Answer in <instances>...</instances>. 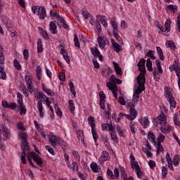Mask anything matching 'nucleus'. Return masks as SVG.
<instances>
[{
  "mask_svg": "<svg viewBox=\"0 0 180 180\" xmlns=\"http://www.w3.org/2000/svg\"><path fill=\"white\" fill-rule=\"evenodd\" d=\"M46 106L49 108L52 115L53 117H54V109H53V107H51L50 105L51 104V102H50V100H49V97H46V99L45 101Z\"/></svg>",
  "mask_w": 180,
  "mask_h": 180,
  "instance_id": "c03bdc74",
  "label": "nucleus"
},
{
  "mask_svg": "<svg viewBox=\"0 0 180 180\" xmlns=\"http://www.w3.org/2000/svg\"><path fill=\"white\" fill-rule=\"evenodd\" d=\"M49 26V30L52 33V34H57V26L56 25V22H51Z\"/></svg>",
  "mask_w": 180,
  "mask_h": 180,
  "instance_id": "b1692460",
  "label": "nucleus"
},
{
  "mask_svg": "<svg viewBox=\"0 0 180 180\" xmlns=\"http://www.w3.org/2000/svg\"><path fill=\"white\" fill-rule=\"evenodd\" d=\"M25 81H26V84H27V88L29 89V91L30 92V94L33 93V86H32L33 82L30 79V76L26 75Z\"/></svg>",
  "mask_w": 180,
  "mask_h": 180,
  "instance_id": "4468645a",
  "label": "nucleus"
},
{
  "mask_svg": "<svg viewBox=\"0 0 180 180\" xmlns=\"http://www.w3.org/2000/svg\"><path fill=\"white\" fill-rule=\"evenodd\" d=\"M107 87L110 91H112V95L115 98V99H117V94L116 93V91H117V87H115V85L112 86L110 85V82H107Z\"/></svg>",
  "mask_w": 180,
  "mask_h": 180,
  "instance_id": "f3484780",
  "label": "nucleus"
},
{
  "mask_svg": "<svg viewBox=\"0 0 180 180\" xmlns=\"http://www.w3.org/2000/svg\"><path fill=\"white\" fill-rule=\"evenodd\" d=\"M110 85H111V86H114L115 88H117V86H116V84H122V80H120L118 78H116V76H115L114 75H112L110 77Z\"/></svg>",
  "mask_w": 180,
  "mask_h": 180,
  "instance_id": "f8f14e48",
  "label": "nucleus"
},
{
  "mask_svg": "<svg viewBox=\"0 0 180 180\" xmlns=\"http://www.w3.org/2000/svg\"><path fill=\"white\" fill-rule=\"evenodd\" d=\"M165 97L169 103L171 108H176V101H175V98H174V96H172V93H171V91L167 90L166 91Z\"/></svg>",
  "mask_w": 180,
  "mask_h": 180,
  "instance_id": "20e7f679",
  "label": "nucleus"
},
{
  "mask_svg": "<svg viewBox=\"0 0 180 180\" xmlns=\"http://www.w3.org/2000/svg\"><path fill=\"white\" fill-rule=\"evenodd\" d=\"M112 72L113 71L110 69V68H108V70L104 69L101 71L102 75H103L105 77H109V75H110V74H112Z\"/></svg>",
  "mask_w": 180,
  "mask_h": 180,
  "instance_id": "c9c22d12",
  "label": "nucleus"
},
{
  "mask_svg": "<svg viewBox=\"0 0 180 180\" xmlns=\"http://www.w3.org/2000/svg\"><path fill=\"white\" fill-rule=\"evenodd\" d=\"M54 109L56 115L59 116V117H61V116H63V112H61V110L60 109L58 105L54 104Z\"/></svg>",
  "mask_w": 180,
  "mask_h": 180,
  "instance_id": "37998d69",
  "label": "nucleus"
},
{
  "mask_svg": "<svg viewBox=\"0 0 180 180\" xmlns=\"http://www.w3.org/2000/svg\"><path fill=\"white\" fill-rule=\"evenodd\" d=\"M90 50L91 51V54H93L94 57H98V56L101 54V52H99V50H98V45H96L94 49L91 48Z\"/></svg>",
  "mask_w": 180,
  "mask_h": 180,
  "instance_id": "c756f323",
  "label": "nucleus"
},
{
  "mask_svg": "<svg viewBox=\"0 0 180 180\" xmlns=\"http://www.w3.org/2000/svg\"><path fill=\"white\" fill-rule=\"evenodd\" d=\"M121 176L123 180H134L133 176H129V179L127 178V173H126V169L123 167H120Z\"/></svg>",
  "mask_w": 180,
  "mask_h": 180,
  "instance_id": "ddd939ff",
  "label": "nucleus"
},
{
  "mask_svg": "<svg viewBox=\"0 0 180 180\" xmlns=\"http://www.w3.org/2000/svg\"><path fill=\"white\" fill-rule=\"evenodd\" d=\"M155 146H156L157 154H160V153H162V151H164V147H162L161 143L158 142Z\"/></svg>",
  "mask_w": 180,
  "mask_h": 180,
  "instance_id": "8fccbe9b",
  "label": "nucleus"
},
{
  "mask_svg": "<svg viewBox=\"0 0 180 180\" xmlns=\"http://www.w3.org/2000/svg\"><path fill=\"white\" fill-rule=\"evenodd\" d=\"M165 32H171V20L167 19L165 23Z\"/></svg>",
  "mask_w": 180,
  "mask_h": 180,
  "instance_id": "72a5a7b5",
  "label": "nucleus"
},
{
  "mask_svg": "<svg viewBox=\"0 0 180 180\" xmlns=\"http://www.w3.org/2000/svg\"><path fill=\"white\" fill-rule=\"evenodd\" d=\"M37 108L39 112V116L41 117H44V113L43 112V104H41V101L37 102Z\"/></svg>",
  "mask_w": 180,
  "mask_h": 180,
  "instance_id": "a878e982",
  "label": "nucleus"
},
{
  "mask_svg": "<svg viewBox=\"0 0 180 180\" xmlns=\"http://www.w3.org/2000/svg\"><path fill=\"white\" fill-rule=\"evenodd\" d=\"M98 42L100 49H102V50L105 49L106 44H109V41L104 37H98Z\"/></svg>",
  "mask_w": 180,
  "mask_h": 180,
  "instance_id": "1a4fd4ad",
  "label": "nucleus"
},
{
  "mask_svg": "<svg viewBox=\"0 0 180 180\" xmlns=\"http://www.w3.org/2000/svg\"><path fill=\"white\" fill-rule=\"evenodd\" d=\"M36 74L38 81L41 79V67L37 66L36 69Z\"/></svg>",
  "mask_w": 180,
  "mask_h": 180,
  "instance_id": "de8ad7c7",
  "label": "nucleus"
},
{
  "mask_svg": "<svg viewBox=\"0 0 180 180\" xmlns=\"http://www.w3.org/2000/svg\"><path fill=\"white\" fill-rule=\"evenodd\" d=\"M112 26L113 28V34H117V32H119V29H117V23H116L115 21H112Z\"/></svg>",
  "mask_w": 180,
  "mask_h": 180,
  "instance_id": "bf43d9fd",
  "label": "nucleus"
},
{
  "mask_svg": "<svg viewBox=\"0 0 180 180\" xmlns=\"http://www.w3.org/2000/svg\"><path fill=\"white\" fill-rule=\"evenodd\" d=\"M155 64H156V67L158 68V71L159 74H162L163 71H162V68L161 67V61H160V60L157 59L155 60Z\"/></svg>",
  "mask_w": 180,
  "mask_h": 180,
  "instance_id": "09e8293b",
  "label": "nucleus"
},
{
  "mask_svg": "<svg viewBox=\"0 0 180 180\" xmlns=\"http://www.w3.org/2000/svg\"><path fill=\"white\" fill-rule=\"evenodd\" d=\"M49 140L53 147H56L57 144L58 143V141L60 140V137H58L56 135H54L53 134H51L49 136Z\"/></svg>",
  "mask_w": 180,
  "mask_h": 180,
  "instance_id": "6e6552de",
  "label": "nucleus"
},
{
  "mask_svg": "<svg viewBox=\"0 0 180 180\" xmlns=\"http://www.w3.org/2000/svg\"><path fill=\"white\" fill-rule=\"evenodd\" d=\"M42 91H44V92L45 94H47V95H49V96H58V94H57V92H55L53 90H51L50 89L46 88V84H42Z\"/></svg>",
  "mask_w": 180,
  "mask_h": 180,
  "instance_id": "9b49d317",
  "label": "nucleus"
},
{
  "mask_svg": "<svg viewBox=\"0 0 180 180\" xmlns=\"http://www.w3.org/2000/svg\"><path fill=\"white\" fill-rule=\"evenodd\" d=\"M21 147L22 148V151H30V148H29V143L27 141H22L21 143Z\"/></svg>",
  "mask_w": 180,
  "mask_h": 180,
  "instance_id": "ea45409f",
  "label": "nucleus"
},
{
  "mask_svg": "<svg viewBox=\"0 0 180 180\" xmlns=\"http://www.w3.org/2000/svg\"><path fill=\"white\" fill-rule=\"evenodd\" d=\"M32 160L34 162H36L37 165H39V167H43V160L40 158L36 152H32Z\"/></svg>",
  "mask_w": 180,
  "mask_h": 180,
  "instance_id": "0eeeda50",
  "label": "nucleus"
},
{
  "mask_svg": "<svg viewBox=\"0 0 180 180\" xmlns=\"http://www.w3.org/2000/svg\"><path fill=\"white\" fill-rule=\"evenodd\" d=\"M179 161H180V156L179 155H175L174 159H173V165L175 167H178L179 164Z\"/></svg>",
  "mask_w": 180,
  "mask_h": 180,
  "instance_id": "5fc2aeb1",
  "label": "nucleus"
},
{
  "mask_svg": "<svg viewBox=\"0 0 180 180\" xmlns=\"http://www.w3.org/2000/svg\"><path fill=\"white\" fill-rule=\"evenodd\" d=\"M91 133H92L93 139L95 143H96V140H98L99 136H98V133H96V130L95 129V128L91 129Z\"/></svg>",
  "mask_w": 180,
  "mask_h": 180,
  "instance_id": "052dcab7",
  "label": "nucleus"
},
{
  "mask_svg": "<svg viewBox=\"0 0 180 180\" xmlns=\"http://www.w3.org/2000/svg\"><path fill=\"white\" fill-rule=\"evenodd\" d=\"M166 46L167 47H169V49H171V50H172L173 51H175V43H174V41H167L166 42Z\"/></svg>",
  "mask_w": 180,
  "mask_h": 180,
  "instance_id": "49530a36",
  "label": "nucleus"
},
{
  "mask_svg": "<svg viewBox=\"0 0 180 180\" xmlns=\"http://www.w3.org/2000/svg\"><path fill=\"white\" fill-rule=\"evenodd\" d=\"M110 158V156L109 155V152L106 150H103L102 152L101 156L98 159V161L101 164H103L105 161H108Z\"/></svg>",
  "mask_w": 180,
  "mask_h": 180,
  "instance_id": "9d476101",
  "label": "nucleus"
},
{
  "mask_svg": "<svg viewBox=\"0 0 180 180\" xmlns=\"http://www.w3.org/2000/svg\"><path fill=\"white\" fill-rule=\"evenodd\" d=\"M37 51L38 53L43 52V42L40 39H38V41H37Z\"/></svg>",
  "mask_w": 180,
  "mask_h": 180,
  "instance_id": "a19ab883",
  "label": "nucleus"
},
{
  "mask_svg": "<svg viewBox=\"0 0 180 180\" xmlns=\"http://www.w3.org/2000/svg\"><path fill=\"white\" fill-rule=\"evenodd\" d=\"M154 51H148V53L146 54V57H150L151 60H155V56H154Z\"/></svg>",
  "mask_w": 180,
  "mask_h": 180,
  "instance_id": "e2e57ef3",
  "label": "nucleus"
},
{
  "mask_svg": "<svg viewBox=\"0 0 180 180\" xmlns=\"http://www.w3.org/2000/svg\"><path fill=\"white\" fill-rule=\"evenodd\" d=\"M60 22V24L62 25V27L64 28V29H68V25H67V22H65V20H64V18L63 17H60V18H59Z\"/></svg>",
  "mask_w": 180,
  "mask_h": 180,
  "instance_id": "6e6d98bb",
  "label": "nucleus"
},
{
  "mask_svg": "<svg viewBox=\"0 0 180 180\" xmlns=\"http://www.w3.org/2000/svg\"><path fill=\"white\" fill-rule=\"evenodd\" d=\"M68 103H69L70 110L72 112H74V110H75V105H74V103H72V100H69Z\"/></svg>",
  "mask_w": 180,
  "mask_h": 180,
  "instance_id": "69168bd1",
  "label": "nucleus"
},
{
  "mask_svg": "<svg viewBox=\"0 0 180 180\" xmlns=\"http://www.w3.org/2000/svg\"><path fill=\"white\" fill-rule=\"evenodd\" d=\"M146 67L148 71H153V63L150 58H148L146 60Z\"/></svg>",
  "mask_w": 180,
  "mask_h": 180,
  "instance_id": "603ef678",
  "label": "nucleus"
},
{
  "mask_svg": "<svg viewBox=\"0 0 180 180\" xmlns=\"http://www.w3.org/2000/svg\"><path fill=\"white\" fill-rule=\"evenodd\" d=\"M2 130L4 137H6V139H9V136H11V131L7 128L5 127H4Z\"/></svg>",
  "mask_w": 180,
  "mask_h": 180,
  "instance_id": "4d7b16f0",
  "label": "nucleus"
},
{
  "mask_svg": "<svg viewBox=\"0 0 180 180\" xmlns=\"http://www.w3.org/2000/svg\"><path fill=\"white\" fill-rule=\"evenodd\" d=\"M174 122L176 124V126H178L180 128V122L179 120L178 119V114H174Z\"/></svg>",
  "mask_w": 180,
  "mask_h": 180,
  "instance_id": "0e129e2a",
  "label": "nucleus"
},
{
  "mask_svg": "<svg viewBox=\"0 0 180 180\" xmlns=\"http://www.w3.org/2000/svg\"><path fill=\"white\" fill-rule=\"evenodd\" d=\"M137 65L139 66V70L140 71L139 74L142 75H146V60L144 58H141L140 61L138 63Z\"/></svg>",
  "mask_w": 180,
  "mask_h": 180,
  "instance_id": "423d86ee",
  "label": "nucleus"
},
{
  "mask_svg": "<svg viewBox=\"0 0 180 180\" xmlns=\"http://www.w3.org/2000/svg\"><path fill=\"white\" fill-rule=\"evenodd\" d=\"M173 68H174V70L176 71L177 77H178V74L180 76V63H179V60H176L174 61V63L173 64Z\"/></svg>",
  "mask_w": 180,
  "mask_h": 180,
  "instance_id": "aec40b11",
  "label": "nucleus"
},
{
  "mask_svg": "<svg viewBox=\"0 0 180 180\" xmlns=\"http://www.w3.org/2000/svg\"><path fill=\"white\" fill-rule=\"evenodd\" d=\"M31 9L34 15H37V16H39V12L40 9H41V8H40V6H32Z\"/></svg>",
  "mask_w": 180,
  "mask_h": 180,
  "instance_id": "e433bc0d",
  "label": "nucleus"
},
{
  "mask_svg": "<svg viewBox=\"0 0 180 180\" xmlns=\"http://www.w3.org/2000/svg\"><path fill=\"white\" fill-rule=\"evenodd\" d=\"M148 139L150 140V141L153 142V146H157V142L155 141V136H154V134L148 132Z\"/></svg>",
  "mask_w": 180,
  "mask_h": 180,
  "instance_id": "7c9ffc66",
  "label": "nucleus"
},
{
  "mask_svg": "<svg viewBox=\"0 0 180 180\" xmlns=\"http://www.w3.org/2000/svg\"><path fill=\"white\" fill-rule=\"evenodd\" d=\"M100 98V106L103 110L106 109V105H105L106 102V95L103 93V91H101L98 94Z\"/></svg>",
  "mask_w": 180,
  "mask_h": 180,
  "instance_id": "39448f33",
  "label": "nucleus"
},
{
  "mask_svg": "<svg viewBox=\"0 0 180 180\" xmlns=\"http://www.w3.org/2000/svg\"><path fill=\"white\" fill-rule=\"evenodd\" d=\"M77 136L79 141L84 143V132L82 130L77 131Z\"/></svg>",
  "mask_w": 180,
  "mask_h": 180,
  "instance_id": "79ce46f5",
  "label": "nucleus"
},
{
  "mask_svg": "<svg viewBox=\"0 0 180 180\" xmlns=\"http://www.w3.org/2000/svg\"><path fill=\"white\" fill-rule=\"evenodd\" d=\"M114 36L117 41L118 44L123 46V39H122V37L119 36V34H114Z\"/></svg>",
  "mask_w": 180,
  "mask_h": 180,
  "instance_id": "13d9d810",
  "label": "nucleus"
},
{
  "mask_svg": "<svg viewBox=\"0 0 180 180\" xmlns=\"http://www.w3.org/2000/svg\"><path fill=\"white\" fill-rule=\"evenodd\" d=\"M21 161L22 164H26V151L25 150L21 153Z\"/></svg>",
  "mask_w": 180,
  "mask_h": 180,
  "instance_id": "338daca9",
  "label": "nucleus"
},
{
  "mask_svg": "<svg viewBox=\"0 0 180 180\" xmlns=\"http://www.w3.org/2000/svg\"><path fill=\"white\" fill-rule=\"evenodd\" d=\"M88 122L89 126H91V129H95V127H96V124H95V118H94V117L92 116H90L88 117Z\"/></svg>",
  "mask_w": 180,
  "mask_h": 180,
  "instance_id": "c85d7f7f",
  "label": "nucleus"
},
{
  "mask_svg": "<svg viewBox=\"0 0 180 180\" xmlns=\"http://www.w3.org/2000/svg\"><path fill=\"white\" fill-rule=\"evenodd\" d=\"M50 15L53 18H57L58 20L61 18V15H60V13H58V11L51 10L50 11Z\"/></svg>",
  "mask_w": 180,
  "mask_h": 180,
  "instance_id": "4c0bfd02",
  "label": "nucleus"
},
{
  "mask_svg": "<svg viewBox=\"0 0 180 180\" xmlns=\"http://www.w3.org/2000/svg\"><path fill=\"white\" fill-rule=\"evenodd\" d=\"M0 78L1 79H6V72H5V68L0 65Z\"/></svg>",
  "mask_w": 180,
  "mask_h": 180,
  "instance_id": "393cba45",
  "label": "nucleus"
},
{
  "mask_svg": "<svg viewBox=\"0 0 180 180\" xmlns=\"http://www.w3.org/2000/svg\"><path fill=\"white\" fill-rule=\"evenodd\" d=\"M171 130H172V127L171 126H167V127H160V131H162V133H169V131H171Z\"/></svg>",
  "mask_w": 180,
  "mask_h": 180,
  "instance_id": "a18cd8bd",
  "label": "nucleus"
},
{
  "mask_svg": "<svg viewBox=\"0 0 180 180\" xmlns=\"http://www.w3.org/2000/svg\"><path fill=\"white\" fill-rule=\"evenodd\" d=\"M60 54L63 55L64 60L68 64H70V63H71V60H70V56H68V53L67 52V51H65L64 49H61Z\"/></svg>",
  "mask_w": 180,
  "mask_h": 180,
  "instance_id": "6ab92c4d",
  "label": "nucleus"
},
{
  "mask_svg": "<svg viewBox=\"0 0 180 180\" xmlns=\"http://www.w3.org/2000/svg\"><path fill=\"white\" fill-rule=\"evenodd\" d=\"M114 69L115 70V72L117 75H123V71L122 70V68L119 65V63L113 62Z\"/></svg>",
  "mask_w": 180,
  "mask_h": 180,
  "instance_id": "a211bd4d",
  "label": "nucleus"
},
{
  "mask_svg": "<svg viewBox=\"0 0 180 180\" xmlns=\"http://www.w3.org/2000/svg\"><path fill=\"white\" fill-rule=\"evenodd\" d=\"M129 113L132 119H136L137 117V110L134 109V104H131V106L129 109Z\"/></svg>",
  "mask_w": 180,
  "mask_h": 180,
  "instance_id": "4be33fe9",
  "label": "nucleus"
},
{
  "mask_svg": "<svg viewBox=\"0 0 180 180\" xmlns=\"http://www.w3.org/2000/svg\"><path fill=\"white\" fill-rule=\"evenodd\" d=\"M111 42L112 44V48L114 49V51H115V53H120V51L123 50L121 45L120 44L116 43L115 41V39H111Z\"/></svg>",
  "mask_w": 180,
  "mask_h": 180,
  "instance_id": "2eb2a0df",
  "label": "nucleus"
},
{
  "mask_svg": "<svg viewBox=\"0 0 180 180\" xmlns=\"http://www.w3.org/2000/svg\"><path fill=\"white\" fill-rule=\"evenodd\" d=\"M17 102L20 109V115L26 114V108L23 105V98L20 93H17Z\"/></svg>",
  "mask_w": 180,
  "mask_h": 180,
  "instance_id": "f03ea898",
  "label": "nucleus"
},
{
  "mask_svg": "<svg viewBox=\"0 0 180 180\" xmlns=\"http://www.w3.org/2000/svg\"><path fill=\"white\" fill-rule=\"evenodd\" d=\"M140 123L146 129V127L148 126V123H150V121H148V117H145L143 119H141L140 120Z\"/></svg>",
  "mask_w": 180,
  "mask_h": 180,
  "instance_id": "2f4dec72",
  "label": "nucleus"
},
{
  "mask_svg": "<svg viewBox=\"0 0 180 180\" xmlns=\"http://www.w3.org/2000/svg\"><path fill=\"white\" fill-rule=\"evenodd\" d=\"M27 135L25 132H20L18 134V138L20 140H22V141H27Z\"/></svg>",
  "mask_w": 180,
  "mask_h": 180,
  "instance_id": "3c124183",
  "label": "nucleus"
},
{
  "mask_svg": "<svg viewBox=\"0 0 180 180\" xmlns=\"http://www.w3.org/2000/svg\"><path fill=\"white\" fill-rule=\"evenodd\" d=\"M156 50L158 51V54L159 56V58L163 61L164 60V53H162V49L160 46H157Z\"/></svg>",
  "mask_w": 180,
  "mask_h": 180,
  "instance_id": "58836bf2",
  "label": "nucleus"
},
{
  "mask_svg": "<svg viewBox=\"0 0 180 180\" xmlns=\"http://www.w3.org/2000/svg\"><path fill=\"white\" fill-rule=\"evenodd\" d=\"M74 41H75V46L76 47H81V46L79 45V40L78 39V37L77 36V34H75L74 37Z\"/></svg>",
  "mask_w": 180,
  "mask_h": 180,
  "instance_id": "774afa93",
  "label": "nucleus"
},
{
  "mask_svg": "<svg viewBox=\"0 0 180 180\" xmlns=\"http://www.w3.org/2000/svg\"><path fill=\"white\" fill-rule=\"evenodd\" d=\"M136 79L139 85L138 89H139V91L143 92V91L146 89V87L144 86V84H146V76L141 74H139Z\"/></svg>",
  "mask_w": 180,
  "mask_h": 180,
  "instance_id": "7ed1b4c3",
  "label": "nucleus"
},
{
  "mask_svg": "<svg viewBox=\"0 0 180 180\" xmlns=\"http://www.w3.org/2000/svg\"><path fill=\"white\" fill-rule=\"evenodd\" d=\"M153 124L155 126L160 124L161 126H163V127L167 126V116H165V114H164V112H161L157 118L154 119Z\"/></svg>",
  "mask_w": 180,
  "mask_h": 180,
  "instance_id": "f257e3e1",
  "label": "nucleus"
},
{
  "mask_svg": "<svg viewBox=\"0 0 180 180\" xmlns=\"http://www.w3.org/2000/svg\"><path fill=\"white\" fill-rule=\"evenodd\" d=\"M61 146L62 150L65 153V147H67V142L64 141V139L59 138V141H58V143Z\"/></svg>",
  "mask_w": 180,
  "mask_h": 180,
  "instance_id": "bb28decb",
  "label": "nucleus"
},
{
  "mask_svg": "<svg viewBox=\"0 0 180 180\" xmlns=\"http://www.w3.org/2000/svg\"><path fill=\"white\" fill-rule=\"evenodd\" d=\"M131 167L132 168V169H134L135 168V171H138L140 169V166L139 165V162H131Z\"/></svg>",
  "mask_w": 180,
  "mask_h": 180,
  "instance_id": "864d4df0",
  "label": "nucleus"
},
{
  "mask_svg": "<svg viewBox=\"0 0 180 180\" xmlns=\"http://www.w3.org/2000/svg\"><path fill=\"white\" fill-rule=\"evenodd\" d=\"M69 86H70V92H71V94H73V96H74L75 98H76V97H77V92L75 91V86H74V83H73L72 82H70L69 83Z\"/></svg>",
  "mask_w": 180,
  "mask_h": 180,
  "instance_id": "f704fd0d",
  "label": "nucleus"
},
{
  "mask_svg": "<svg viewBox=\"0 0 180 180\" xmlns=\"http://www.w3.org/2000/svg\"><path fill=\"white\" fill-rule=\"evenodd\" d=\"M41 8H39V19H44L46 16H47V14L46 13V8H44V6H40Z\"/></svg>",
  "mask_w": 180,
  "mask_h": 180,
  "instance_id": "5701e85b",
  "label": "nucleus"
},
{
  "mask_svg": "<svg viewBox=\"0 0 180 180\" xmlns=\"http://www.w3.org/2000/svg\"><path fill=\"white\" fill-rule=\"evenodd\" d=\"M95 26L97 34H101V32H102V26L101 25V22H99V20L95 21Z\"/></svg>",
  "mask_w": 180,
  "mask_h": 180,
  "instance_id": "cd10ccee",
  "label": "nucleus"
},
{
  "mask_svg": "<svg viewBox=\"0 0 180 180\" xmlns=\"http://www.w3.org/2000/svg\"><path fill=\"white\" fill-rule=\"evenodd\" d=\"M3 23H4L5 26L7 27L8 30H11V20L8 18L6 16L4 15L2 17Z\"/></svg>",
  "mask_w": 180,
  "mask_h": 180,
  "instance_id": "412c9836",
  "label": "nucleus"
},
{
  "mask_svg": "<svg viewBox=\"0 0 180 180\" xmlns=\"http://www.w3.org/2000/svg\"><path fill=\"white\" fill-rule=\"evenodd\" d=\"M13 63L15 70H22V65H20V63H19V61L17 59H15Z\"/></svg>",
  "mask_w": 180,
  "mask_h": 180,
  "instance_id": "680f3d73",
  "label": "nucleus"
},
{
  "mask_svg": "<svg viewBox=\"0 0 180 180\" xmlns=\"http://www.w3.org/2000/svg\"><path fill=\"white\" fill-rule=\"evenodd\" d=\"M97 20H98L99 23H101L104 27H108V22H106V17L103 15H97Z\"/></svg>",
  "mask_w": 180,
  "mask_h": 180,
  "instance_id": "dca6fc26",
  "label": "nucleus"
},
{
  "mask_svg": "<svg viewBox=\"0 0 180 180\" xmlns=\"http://www.w3.org/2000/svg\"><path fill=\"white\" fill-rule=\"evenodd\" d=\"M90 167L93 172H99V170L101 169V167H99V166H98L95 162H92Z\"/></svg>",
  "mask_w": 180,
  "mask_h": 180,
  "instance_id": "473e14b6",
  "label": "nucleus"
}]
</instances>
